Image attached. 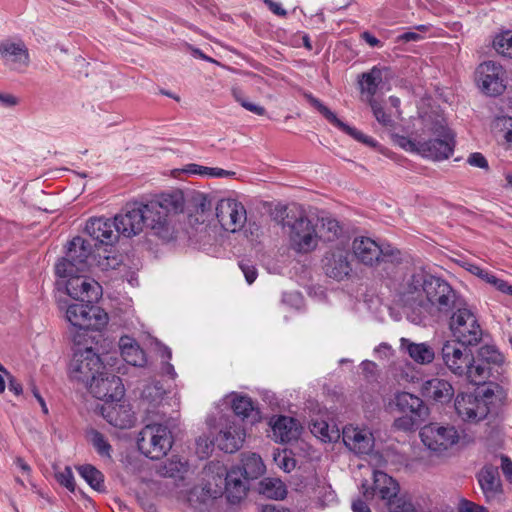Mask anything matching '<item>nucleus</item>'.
Wrapping results in <instances>:
<instances>
[{"label":"nucleus","mask_w":512,"mask_h":512,"mask_svg":"<svg viewBox=\"0 0 512 512\" xmlns=\"http://www.w3.org/2000/svg\"><path fill=\"white\" fill-rule=\"evenodd\" d=\"M399 299L404 307L412 310H426L434 307L439 313L451 314L463 299L442 277L425 269L414 270L404 279L399 291Z\"/></svg>","instance_id":"f257e3e1"},{"label":"nucleus","mask_w":512,"mask_h":512,"mask_svg":"<svg viewBox=\"0 0 512 512\" xmlns=\"http://www.w3.org/2000/svg\"><path fill=\"white\" fill-rule=\"evenodd\" d=\"M184 195L181 190L162 193L157 199L145 204L152 218V233L163 242L177 238L178 229L172 215L183 212Z\"/></svg>","instance_id":"f03ea898"},{"label":"nucleus","mask_w":512,"mask_h":512,"mask_svg":"<svg viewBox=\"0 0 512 512\" xmlns=\"http://www.w3.org/2000/svg\"><path fill=\"white\" fill-rule=\"evenodd\" d=\"M283 229H288L291 248L298 253H309L318 245L316 224L299 207L284 206L275 217Z\"/></svg>","instance_id":"7ed1b4c3"},{"label":"nucleus","mask_w":512,"mask_h":512,"mask_svg":"<svg viewBox=\"0 0 512 512\" xmlns=\"http://www.w3.org/2000/svg\"><path fill=\"white\" fill-rule=\"evenodd\" d=\"M393 403L402 414L394 419L392 427L396 431L413 432L422 425L429 415V408L424 401L409 392H398Z\"/></svg>","instance_id":"20e7f679"},{"label":"nucleus","mask_w":512,"mask_h":512,"mask_svg":"<svg viewBox=\"0 0 512 512\" xmlns=\"http://www.w3.org/2000/svg\"><path fill=\"white\" fill-rule=\"evenodd\" d=\"M449 321L454 341L477 346L482 340V329L475 314L467 308L464 300L455 307Z\"/></svg>","instance_id":"39448f33"},{"label":"nucleus","mask_w":512,"mask_h":512,"mask_svg":"<svg viewBox=\"0 0 512 512\" xmlns=\"http://www.w3.org/2000/svg\"><path fill=\"white\" fill-rule=\"evenodd\" d=\"M494 393L485 386H478L474 392L459 393L455 399V409L458 415L469 422H479L485 419L490 411L489 403Z\"/></svg>","instance_id":"423d86ee"},{"label":"nucleus","mask_w":512,"mask_h":512,"mask_svg":"<svg viewBox=\"0 0 512 512\" xmlns=\"http://www.w3.org/2000/svg\"><path fill=\"white\" fill-rule=\"evenodd\" d=\"M172 444L171 431L162 424L146 425L137 438L139 451L152 460L164 457L171 449Z\"/></svg>","instance_id":"0eeeda50"},{"label":"nucleus","mask_w":512,"mask_h":512,"mask_svg":"<svg viewBox=\"0 0 512 512\" xmlns=\"http://www.w3.org/2000/svg\"><path fill=\"white\" fill-rule=\"evenodd\" d=\"M473 345L462 344L454 340H447L441 348V359L446 368L456 376H466L472 383L473 363L475 355Z\"/></svg>","instance_id":"6e6552de"},{"label":"nucleus","mask_w":512,"mask_h":512,"mask_svg":"<svg viewBox=\"0 0 512 512\" xmlns=\"http://www.w3.org/2000/svg\"><path fill=\"white\" fill-rule=\"evenodd\" d=\"M352 251L355 258L366 266L380 263H399L400 251L391 246H381L369 237H356L352 242Z\"/></svg>","instance_id":"1a4fd4ad"},{"label":"nucleus","mask_w":512,"mask_h":512,"mask_svg":"<svg viewBox=\"0 0 512 512\" xmlns=\"http://www.w3.org/2000/svg\"><path fill=\"white\" fill-rule=\"evenodd\" d=\"M84 271H73L71 275L58 276V290L64 289L73 299L80 302L95 303L102 295V287L94 279L82 275Z\"/></svg>","instance_id":"9d476101"},{"label":"nucleus","mask_w":512,"mask_h":512,"mask_svg":"<svg viewBox=\"0 0 512 512\" xmlns=\"http://www.w3.org/2000/svg\"><path fill=\"white\" fill-rule=\"evenodd\" d=\"M115 230L127 238L138 235L144 226L152 230V218L145 204L127 203L123 211L114 217Z\"/></svg>","instance_id":"9b49d317"},{"label":"nucleus","mask_w":512,"mask_h":512,"mask_svg":"<svg viewBox=\"0 0 512 512\" xmlns=\"http://www.w3.org/2000/svg\"><path fill=\"white\" fill-rule=\"evenodd\" d=\"M66 319L79 330H101L108 323V314L93 303L80 302L66 308Z\"/></svg>","instance_id":"f8f14e48"},{"label":"nucleus","mask_w":512,"mask_h":512,"mask_svg":"<svg viewBox=\"0 0 512 512\" xmlns=\"http://www.w3.org/2000/svg\"><path fill=\"white\" fill-rule=\"evenodd\" d=\"M92 254V245L81 236L68 242L65 256L55 265L57 276L71 275L73 271H87L88 258Z\"/></svg>","instance_id":"ddd939ff"},{"label":"nucleus","mask_w":512,"mask_h":512,"mask_svg":"<svg viewBox=\"0 0 512 512\" xmlns=\"http://www.w3.org/2000/svg\"><path fill=\"white\" fill-rule=\"evenodd\" d=\"M503 363L504 356L495 346L480 347L473 363L472 383L480 385L497 380Z\"/></svg>","instance_id":"4468645a"},{"label":"nucleus","mask_w":512,"mask_h":512,"mask_svg":"<svg viewBox=\"0 0 512 512\" xmlns=\"http://www.w3.org/2000/svg\"><path fill=\"white\" fill-rule=\"evenodd\" d=\"M432 137L422 140L420 155L432 159H448L454 151L455 139L450 128L440 122H435L431 127Z\"/></svg>","instance_id":"2eb2a0df"},{"label":"nucleus","mask_w":512,"mask_h":512,"mask_svg":"<svg viewBox=\"0 0 512 512\" xmlns=\"http://www.w3.org/2000/svg\"><path fill=\"white\" fill-rule=\"evenodd\" d=\"M106 366L91 347L77 349L70 363V376L86 387Z\"/></svg>","instance_id":"dca6fc26"},{"label":"nucleus","mask_w":512,"mask_h":512,"mask_svg":"<svg viewBox=\"0 0 512 512\" xmlns=\"http://www.w3.org/2000/svg\"><path fill=\"white\" fill-rule=\"evenodd\" d=\"M475 80L481 91L488 96H499L506 90V71L495 61L481 63L476 69Z\"/></svg>","instance_id":"f3484780"},{"label":"nucleus","mask_w":512,"mask_h":512,"mask_svg":"<svg viewBox=\"0 0 512 512\" xmlns=\"http://www.w3.org/2000/svg\"><path fill=\"white\" fill-rule=\"evenodd\" d=\"M93 397L106 403L120 400L124 395V385L119 376L103 369L87 386Z\"/></svg>","instance_id":"a211bd4d"},{"label":"nucleus","mask_w":512,"mask_h":512,"mask_svg":"<svg viewBox=\"0 0 512 512\" xmlns=\"http://www.w3.org/2000/svg\"><path fill=\"white\" fill-rule=\"evenodd\" d=\"M423 444L430 450L441 452L457 443L459 435L454 426L430 423L420 430Z\"/></svg>","instance_id":"6ab92c4d"},{"label":"nucleus","mask_w":512,"mask_h":512,"mask_svg":"<svg viewBox=\"0 0 512 512\" xmlns=\"http://www.w3.org/2000/svg\"><path fill=\"white\" fill-rule=\"evenodd\" d=\"M216 217L225 231L235 233L244 226L247 213L241 202L235 199H221L216 206Z\"/></svg>","instance_id":"aec40b11"},{"label":"nucleus","mask_w":512,"mask_h":512,"mask_svg":"<svg viewBox=\"0 0 512 512\" xmlns=\"http://www.w3.org/2000/svg\"><path fill=\"white\" fill-rule=\"evenodd\" d=\"M0 57L5 65L17 72H24L30 63L28 48L22 40H3L0 43Z\"/></svg>","instance_id":"412c9836"},{"label":"nucleus","mask_w":512,"mask_h":512,"mask_svg":"<svg viewBox=\"0 0 512 512\" xmlns=\"http://www.w3.org/2000/svg\"><path fill=\"white\" fill-rule=\"evenodd\" d=\"M305 98L307 101L321 113L327 121H329L332 125L339 128L344 133L351 136L358 142H361L369 147H376L377 142L370 136L363 134L361 131L356 129L355 127H351L348 124L344 123L340 120L334 112H332L327 106H325L319 99L314 97L310 93L305 94Z\"/></svg>","instance_id":"4be33fe9"},{"label":"nucleus","mask_w":512,"mask_h":512,"mask_svg":"<svg viewBox=\"0 0 512 512\" xmlns=\"http://www.w3.org/2000/svg\"><path fill=\"white\" fill-rule=\"evenodd\" d=\"M101 414L109 424L119 429H129L136 422L132 406L125 401L116 400L105 403L101 407Z\"/></svg>","instance_id":"5701e85b"},{"label":"nucleus","mask_w":512,"mask_h":512,"mask_svg":"<svg viewBox=\"0 0 512 512\" xmlns=\"http://www.w3.org/2000/svg\"><path fill=\"white\" fill-rule=\"evenodd\" d=\"M363 489V497L368 500L373 498L375 494L387 502H391L399 493V484L388 474L382 471L374 472L373 486L369 487L367 481L361 485Z\"/></svg>","instance_id":"b1692460"},{"label":"nucleus","mask_w":512,"mask_h":512,"mask_svg":"<svg viewBox=\"0 0 512 512\" xmlns=\"http://www.w3.org/2000/svg\"><path fill=\"white\" fill-rule=\"evenodd\" d=\"M217 477L220 483L224 485L227 499L230 503H239L246 496L248 486L242 480L244 475L241 468L233 467L229 471L223 468L217 474Z\"/></svg>","instance_id":"393cba45"},{"label":"nucleus","mask_w":512,"mask_h":512,"mask_svg":"<svg viewBox=\"0 0 512 512\" xmlns=\"http://www.w3.org/2000/svg\"><path fill=\"white\" fill-rule=\"evenodd\" d=\"M342 439L345 446L355 454H369L374 446V437L366 429L346 426L343 428Z\"/></svg>","instance_id":"a878e982"},{"label":"nucleus","mask_w":512,"mask_h":512,"mask_svg":"<svg viewBox=\"0 0 512 512\" xmlns=\"http://www.w3.org/2000/svg\"><path fill=\"white\" fill-rule=\"evenodd\" d=\"M322 262L325 274L338 281L349 276L352 271L348 253L341 249L326 252Z\"/></svg>","instance_id":"bb28decb"},{"label":"nucleus","mask_w":512,"mask_h":512,"mask_svg":"<svg viewBox=\"0 0 512 512\" xmlns=\"http://www.w3.org/2000/svg\"><path fill=\"white\" fill-rule=\"evenodd\" d=\"M85 231L92 239L106 246H112L119 238L114 221L103 217L89 219Z\"/></svg>","instance_id":"cd10ccee"},{"label":"nucleus","mask_w":512,"mask_h":512,"mask_svg":"<svg viewBox=\"0 0 512 512\" xmlns=\"http://www.w3.org/2000/svg\"><path fill=\"white\" fill-rule=\"evenodd\" d=\"M244 437V429L239 425L231 424L216 435L212 444L225 453H234L242 447Z\"/></svg>","instance_id":"c85d7f7f"},{"label":"nucleus","mask_w":512,"mask_h":512,"mask_svg":"<svg viewBox=\"0 0 512 512\" xmlns=\"http://www.w3.org/2000/svg\"><path fill=\"white\" fill-rule=\"evenodd\" d=\"M273 436L277 442L289 443L296 441L302 431L299 421L293 417L280 415L272 423Z\"/></svg>","instance_id":"c756f323"},{"label":"nucleus","mask_w":512,"mask_h":512,"mask_svg":"<svg viewBox=\"0 0 512 512\" xmlns=\"http://www.w3.org/2000/svg\"><path fill=\"white\" fill-rule=\"evenodd\" d=\"M420 392L427 400L441 404L450 402L454 395L452 385L447 380L440 378H432L425 381L421 386Z\"/></svg>","instance_id":"7c9ffc66"},{"label":"nucleus","mask_w":512,"mask_h":512,"mask_svg":"<svg viewBox=\"0 0 512 512\" xmlns=\"http://www.w3.org/2000/svg\"><path fill=\"white\" fill-rule=\"evenodd\" d=\"M478 482L488 502L496 499L501 493V482L497 469L484 467L479 475Z\"/></svg>","instance_id":"2f4dec72"},{"label":"nucleus","mask_w":512,"mask_h":512,"mask_svg":"<svg viewBox=\"0 0 512 512\" xmlns=\"http://www.w3.org/2000/svg\"><path fill=\"white\" fill-rule=\"evenodd\" d=\"M382 81V71L376 66L358 76L359 89L361 94L366 96L367 103L375 100L374 96Z\"/></svg>","instance_id":"473e14b6"},{"label":"nucleus","mask_w":512,"mask_h":512,"mask_svg":"<svg viewBox=\"0 0 512 512\" xmlns=\"http://www.w3.org/2000/svg\"><path fill=\"white\" fill-rule=\"evenodd\" d=\"M123 360L132 366H144L146 363L145 352L139 344L128 336L121 337L119 342Z\"/></svg>","instance_id":"72a5a7b5"},{"label":"nucleus","mask_w":512,"mask_h":512,"mask_svg":"<svg viewBox=\"0 0 512 512\" xmlns=\"http://www.w3.org/2000/svg\"><path fill=\"white\" fill-rule=\"evenodd\" d=\"M401 349L408 353L411 359L418 364H429L435 359V352L426 343H414L409 339H401Z\"/></svg>","instance_id":"f704fd0d"},{"label":"nucleus","mask_w":512,"mask_h":512,"mask_svg":"<svg viewBox=\"0 0 512 512\" xmlns=\"http://www.w3.org/2000/svg\"><path fill=\"white\" fill-rule=\"evenodd\" d=\"M165 395L166 390L159 381L145 385L141 396L142 401L147 404V412L155 413V409L162 404Z\"/></svg>","instance_id":"c9c22d12"},{"label":"nucleus","mask_w":512,"mask_h":512,"mask_svg":"<svg viewBox=\"0 0 512 512\" xmlns=\"http://www.w3.org/2000/svg\"><path fill=\"white\" fill-rule=\"evenodd\" d=\"M242 469L244 479L246 481L259 478L265 472V465L261 457L256 453H248L242 455Z\"/></svg>","instance_id":"e433bc0d"},{"label":"nucleus","mask_w":512,"mask_h":512,"mask_svg":"<svg viewBox=\"0 0 512 512\" xmlns=\"http://www.w3.org/2000/svg\"><path fill=\"white\" fill-rule=\"evenodd\" d=\"M80 476L97 492H106L103 473L91 464H84L77 467Z\"/></svg>","instance_id":"4c0bfd02"},{"label":"nucleus","mask_w":512,"mask_h":512,"mask_svg":"<svg viewBox=\"0 0 512 512\" xmlns=\"http://www.w3.org/2000/svg\"><path fill=\"white\" fill-rule=\"evenodd\" d=\"M260 492L275 500H282L287 495L286 485L278 478L263 479L260 482Z\"/></svg>","instance_id":"58836bf2"},{"label":"nucleus","mask_w":512,"mask_h":512,"mask_svg":"<svg viewBox=\"0 0 512 512\" xmlns=\"http://www.w3.org/2000/svg\"><path fill=\"white\" fill-rule=\"evenodd\" d=\"M309 427L312 434L325 442H333L339 438L338 430H330L329 424L324 420H312Z\"/></svg>","instance_id":"ea45409f"},{"label":"nucleus","mask_w":512,"mask_h":512,"mask_svg":"<svg viewBox=\"0 0 512 512\" xmlns=\"http://www.w3.org/2000/svg\"><path fill=\"white\" fill-rule=\"evenodd\" d=\"M97 262L102 270H114L122 264L123 257L110 246L109 250L104 249L103 254L98 253Z\"/></svg>","instance_id":"a19ab883"},{"label":"nucleus","mask_w":512,"mask_h":512,"mask_svg":"<svg viewBox=\"0 0 512 512\" xmlns=\"http://www.w3.org/2000/svg\"><path fill=\"white\" fill-rule=\"evenodd\" d=\"M231 408L233 412L242 417L243 419L248 418L254 411V404L250 397L236 395L231 402Z\"/></svg>","instance_id":"79ce46f5"},{"label":"nucleus","mask_w":512,"mask_h":512,"mask_svg":"<svg viewBox=\"0 0 512 512\" xmlns=\"http://www.w3.org/2000/svg\"><path fill=\"white\" fill-rule=\"evenodd\" d=\"M493 130L497 137L512 145V117H497L493 122Z\"/></svg>","instance_id":"37998d69"},{"label":"nucleus","mask_w":512,"mask_h":512,"mask_svg":"<svg viewBox=\"0 0 512 512\" xmlns=\"http://www.w3.org/2000/svg\"><path fill=\"white\" fill-rule=\"evenodd\" d=\"M90 441L96 452L103 458H111L112 446L109 444L105 436L97 431L92 430L90 432Z\"/></svg>","instance_id":"c03bdc74"},{"label":"nucleus","mask_w":512,"mask_h":512,"mask_svg":"<svg viewBox=\"0 0 512 512\" xmlns=\"http://www.w3.org/2000/svg\"><path fill=\"white\" fill-rule=\"evenodd\" d=\"M493 46L498 53L512 58V31L508 30L496 36Z\"/></svg>","instance_id":"a18cd8bd"},{"label":"nucleus","mask_w":512,"mask_h":512,"mask_svg":"<svg viewBox=\"0 0 512 512\" xmlns=\"http://www.w3.org/2000/svg\"><path fill=\"white\" fill-rule=\"evenodd\" d=\"M189 171L194 174L206 175V176L218 177V178L233 177L236 174L234 171H228V170H225L222 168H217V167H215V168L205 167V166H201V165H197V164H191L189 166Z\"/></svg>","instance_id":"49530a36"},{"label":"nucleus","mask_w":512,"mask_h":512,"mask_svg":"<svg viewBox=\"0 0 512 512\" xmlns=\"http://www.w3.org/2000/svg\"><path fill=\"white\" fill-rule=\"evenodd\" d=\"M468 270L478 276L479 278L483 279L487 283L493 285L497 290L501 291L503 288H505L506 281L497 278L495 275L489 273L488 271L480 268L477 265H470V268Z\"/></svg>","instance_id":"de8ad7c7"},{"label":"nucleus","mask_w":512,"mask_h":512,"mask_svg":"<svg viewBox=\"0 0 512 512\" xmlns=\"http://www.w3.org/2000/svg\"><path fill=\"white\" fill-rule=\"evenodd\" d=\"M387 506L390 512H415L413 503L405 496H396Z\"/></svg>","instance_id":"09e8293b"},{"label":"nucleus","mask_w":512,"mask_h":512,"mask_svg":"<svg viewBox=\"0 0 512 512\" xmlns=\"http://www.w3.org/2000/svg\"><path fill=\"white\" fill-rule=\"evenodd\" d=\"M368 104L371 107L374 117L382 126L392 127L394 125L392 117L385 112L379 102L374 100L372 102H368Z\"/></svg>","instance_id":"8fccbe9b"},{"label":"nucleus","mask_w":512,"mask_h":512,"mask_svg":"<svg viewBox=\"0 0 512 512\" xmlns=\"http://www.w3.org/2000/svg\"><path fill=\"white\" fill-rule=\"evenodd\" d=\"M56 479L62 486L66 487L69 491L74 492L76 488L74 476L70 467L56 474Z\"/></svg>","instance_id":"3c124183"},{"label":"nucleus","mask_w":512,"mask_h":512,"mask_svg":"<svg viewBox=\"0 0 512 512\" xmlns=\"http://www.w3.org/2000/svg\"><path fill=\"white\" fill-rule=\"evenodd\" d=\"M395 142L398 146L403 148L406 151L414 152L420 154V145L422 140H411L410 138L406 136H395Z\"/></svg>","instance_id":"603ef678"},{"label":"nucleus","mask_w":512,"mask_h":512,"mask_svg":"<svg viewBox=\"0 0 512 512\" xmlns=\"http://www.w3.org/2000/svg\"><path fill=\"white\" fill-rule=\"evenodd\" d=\"M239 267L243 272L247 283L252 284L256 280L258 275L256 267L248 260L240 261Z\"/></svg>","instance_id":"864d4df0"},{"label":"nucleus","mask_w":512,"mask_h":512,"mask_svg":"<svg viewBox=\"0 0 512 512\" xmlns=\"http://www.w3.org/2000/svg\"><path fill=\"white\" fill-rule=\"evenodd\" d=\"M323 228L326 229L328 233H330V235L328 236V240L338 238L342 232V228L339 225V222L335 219H327L323 223Z\"/></svg>","instance_id":"5fc2aeb1"},{"label":"nucleus","mask_w":512,"mask_h":512,"mask_svg":"<svg viewBox=\"0 0 512 512\" xmlns=\"http://www.w3.org/2000/svg\"><path fill=\"white\" fill-rule=\"evenodd\" d=\"M467 162L474 167L482 168V169H488V161L484 157L483 154L479 152H475L469 155Z\"/></svg>","instance_id":"6e6d98bb"},{"label":"nucleus","mask_w":512,"mask_h":512,"mask_svg":"<svg viewBox=\"0 0 512 512\" xmlns=\"http://www.w3.org/2000/svg\"><path fill=\"white\" fill-rule=\"evenodd\" d=\"M460 512H488L484 506H480L469 500H462L459 505Z\"/></svg>","instance_id":"4d7b16f0"},{"label":"nucleus","mask_w":512,"mask_h":512,"mask_svg":"<svg viewBox=\"0 0 512 512\" xmlns=\"http://www.w3.org/2000/svg\"><path fill=\"white\" fill-rule=\"evenodd\" d=\"M164 469V474L166 476L174 477L176 476V473H179L184 470V464H182L181 462L170 461L168 464H165Z\"/></svg>","instance_id":"13d9d810"},{"label":"nucleus","mask_w":512,"mask_h":512,"mask_svg":"<svg viewBox=\"0 0 512 512\" xmlns=\"http://www.w3.org/2000/svg\"><path fill=\"white\" fill-rule=\"evenodd\" d=\"M242 107L259 116H263L266 113V110L263 106L252 103L250 101L243 102Z\"/></svg>","instance_id":"bf43d9fd"},{"label":"nucleus","mask_w":512,"mask_h":512,"mask_svg":"<svg viewBox=\"0 0 512 512\" xmlns=\"http://www.w3.org/2000/svg\"><path fill=\"white\" fill-rule=\"evenodd\" d=\"M351 508L353 512H371V509L369 508L366 501L361 498L354 500L352 502Z\"/></svg>","instance_id":"052dcab7"},{"label":"nucleus","mask_w":512,"mask_h":512,"mask_svg":"<svg viewBox=\"0 0 512 512\" xmlns=\"http://www.w3.org/2000/svg\"><path fill=\"white\" fill-rule=\"evenodd\" d=\"M264 3L274 14L282 17L287 15L286 10L283 9L279 3H276L273 0H264Z\"/></svg>","instance_id":"680f3d73"},{"label":"nucleus","mask_w":512,"mask_h":512,"mask_svg":"<svg viewBox=\"0 0 512 512\" xmlns=\"http://www.w3.org/2000/svg\"><path fill=\"white\" fill-rule=\"evenodd\" d=\"M361 39H363L371 47L382 46L381 41L378 38H376L374 35H372L370 32H368V31H364L361 34Z\"/></svg>","instance_id":"e2e57ef3"},{"label":"nucleus","mask_w":512,"mask_h":512,"mask_svg":"<svg viewBox=\"0 0 512 512\" xmlns=\"http://www.w3.org/2000/svg\"><path fill=\"white\" fill-rule=\"evenodd\" d=\"M0 103L7 107L16 106L19 101L18 99L12 95V94H3L0 93Z\"/></svg>","instance_id":"0e129e2a"},{"label":"nucleus","mask_w":512,"mask_h":512,"mask_svg":"<svg viewBox=\"0 0 512 512\" xmlns=\"http://www.w3.org/2000/svg\"><path fill=\"white\" fill-rule=\"evenodd\" d=\"M161 372L163 375H167L171 379H175L177 376L174 366L170 363V360L162 362Z\"/></svg>","instance_id":"69168bd1"},{"label":"nucleus","mask_w":512,"mask_h":512,"mask_svg":"<svg viewBox=\"0 0 512 512\" xmlns=\"http://www.w3.org/2000/svg\"><path fill=\"white\" fill-rule=\"evenodd\" d=\"M9 377V384H8V387H9V390L14 392L15 395H20L22 394L23 392V388H22V385L20 382H18L13 376H8Z\"/></svg>","instance_id":"338daca9"},{"label":"nucleus","mask_w":512,"mask_h":512,"mask_svg":"<svg viewBox=\"0 0 512 512\" xmlns=\"http://www.w3.org/2000/svg\"><path fill=\"white\" fill-rule=\"evenodd\" d=\"M501 468L502 472L506 477L512 476V461L506 457L502 456L501 458Z\"/></svg>","instance_id":"774afa93"}]
</instances>
